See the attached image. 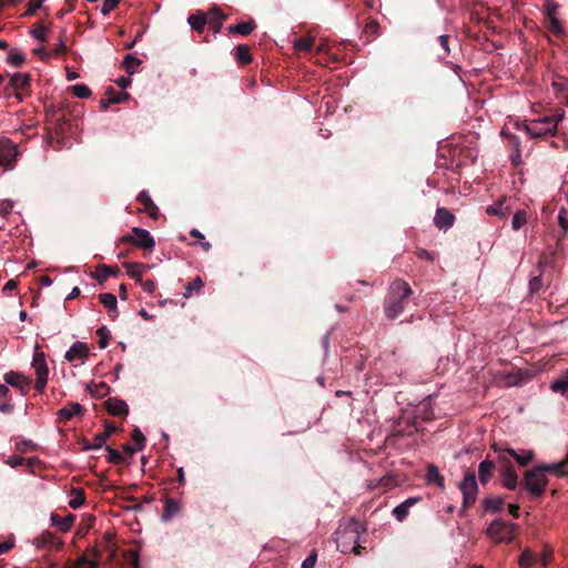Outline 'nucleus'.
I'll return each mask as SVG.
<instances>
[{
	"mask_svg": "<svg viewBox=\"0 0 568 568\" xmlns=\"http://www.w3.org/2000/svg\"><path fill=\"white\" fill-rule=\"evenodd\" d=\"M416 254L422 260L434 261V254L426 250H418Z\"/></svg>",
	"mask_w": 568,
	"mask_h": 568,
	"instance_id": "obj_64",
	"label": "nucleus"
},
{
	"mask_svg": "<svg viewBox=\"0 0 568 568\" xmlns=\"http://www.w3.org/2000/svg\"><path fill=\"white\" fill-rule=\"evenodd\" d=\"M48 33H49V30L47 27L40 24L33 31H32V36L34 39H37L38 41H45L47 40V37H48Z\"/></svg>",
	"mask_w": 568,
	"mask_h": 568,
	"instance_id": "obj_50",
	"label": "nucleus"
},
{
	"mask_svg": "<svg viewBox=\"0 0 568 568\" xmlns=\"http://www.w3.org/2000/svg\"><path fill=\"white\" fill-rule=\"evenodd\" d=\"M317 560V555L315 551L310 554L304 561L302 562V568H314Z\"/></svg>",
	"mask_w": 568,
	"mask_h": 568,
	"instance_id": "obj_55",
	"label": "nucleus"
},
{
	"mask_svg": "<svg viewBox=\"0 0 568 568\" xmlns=\"http://www.w3.org/2000/svg\"><path fill=\"white\" fill-rule=\"evenodd\" d=\"M30 84V75L28 73H14L10 78V85L14 91L23 90Z\"/></svg>",
	"mask_w": 568,
	"mask_h": 568,
	"instance_id": "obj_23",
	"label": "nucleus"
},
{
	"mask_svg": "<svg viewBox=\"0 0 568 568\" xmlns=\"http://www.w3.org/2000/svg\"><path fill=\"white\" fill-rule=\"evenodd\" d=\"M504 452L509 454L521 467L529 465L535 458V453L530 449L515 450L513 448H505Z\"/></svg>",
	"mask_w": 568,
	"mask_h": 568,
	"instance_id": "obj_17",
	"label": "nucleus"
},
{
	"mask_svg": "<svg viewBox=\"0 0 568 568\" xmlns=\"http://www.w3.org/2000/svg\"><path fill=\"white\" fill-rule=\"evenodd\" d=\"M499 459L504 463L503 470H501V483L503 486L507 489L514 490L518 485V476L515 471L511 463L508 459L503 458L501 456Z\"/></svg>",
	"mask_w": 568,
	"mask_h": 568,
	"instance_id": "obj_12",
	"label": "nucleus"
},
{
	"mask_svg": "<svg viewBox=\"0 0 568 568\" xmlns=\"http://www.w3.org/2000/svg\"><path fill=\"white\" fill-rule=\"evenodd\" d=\"M488 215H496L501 219L506 217L509 213V209L504 205V201H499L486 209Z\"/></svg>",
	"mask_w": 568,
	"mask_h": 568,
	"instance_id": "obj_34",
	"label": "nucleus"
},
{
	"mask_svg": "<svg viewBox=\"0 0 568 568\" xmlns=\"http://www.w3.org/2000/svg\"><path fill=\"white\" fill-rule=\"evenodd\" d=\"M131 437L133 439V442L135 443V447L134 448H129L128 449L131 452V453H134V452H138V450H141L143 449L144 447V443H145V437L144 435L142 434V432L138 428H135L132 434H131Z\"/></svg>",
	"mask_w": 568,
	"mask_h": 568,
	"instance_id": "obj_42",
	"label": "nucleus"
},
{
	"mask_svg": "<svg viewBox=\"0 0 568 568\" xmlns=\"http://www.w3.org/2000/svg\"><path fill=\"white\" fill-rule=\"evenodd\" d=\"M495 464L491 460H483L478 466V476L481 484H486L493 476Z\"/></svg>",
	"mask_w": 568,
	"mask_h": 568,
	"instance_id": "obj_22",
	"label": "nucleus"
},
{
	"mask_svg": "<svg viewBox=\"0 0 568 568\" xmlns=\"http://www.w3.org/2000/svg\"><path fill=\"white\" fill-rule=\"evenodd\" d=\"M552 556V551L550 548L546 547L539 558V561L542 566H547L550 562Z\"/></svg>",
	"mask_w": 568,
	"mask_h": 568,
	"instance_id": "obj_58",
	"label": "nucleus"
},
{
	"mask_svg": "<svg viewBox=\"0 0 568 568\" xmlns=\"http://www.w3.org/2000/svg\"><path fill=\"white\" fill-rule=\"evenodd\" d=\"M528 221L527 213L523 210L517 211L511 221V227L515 231L520 230Z\"/></svg>",
	"mask_w": 568,
	"mask_h": 568,
	"instance_id": "obj_41",
	"label": "nucleus"
},
{
	"mask_svg": "<svg viewBox=\"0 0 568 568\" xmlns=\"http://www.w3.org/2000/svg\"><path fill=\"white\" fill-rule=\"evenodd\" d=\"M235 57L242 64H247L252 61V55L248 45L241 44L236 48Z\"/></svg>",
	"mask_w": 568,
	"mask_h": 568,
	"instance_id": "obj_39",
	"label": "nucleus"
},
{
	"mask_svg": "<svg viewBox=\"0 0 568 568\" xmlns=\"http://www.w3.org/2000/svg\"><path fill=\"white\" fill-rule=\"evenodd\" d=\"M71 90L73 95L80 99H87L91 95V90L85 84H75Z\"/></svg>",
	"mask_w": 568,
	"mask_h": 568,
	"instance_id": "obj_45",
	"label": "nucleus"
},
{
	"mask_svg": "<svg viewBox=\"0 0 568 568\" xmlns=\"http://www.w3.org/2000/svg\"><path fill=\"white\" fill-rule=\"evenodd\" d=\"M142 61L133 54H126L123 59V67L129 74H133L138 71Z\"/></svg>",
	"mask_w": 568,
	"mask_h": 568,
	"instance_id": "obj_33",
	"label": "nucleus"
},
{
	"mask_svg": "<svg viewBox=\"0 0 568 568\" xmlns=\"http://www.w3.org/2000/svg\"><path fill=\"white\" fill-rule=\"evenodd\" d=\"M65 50H67V43H65V41L61 38V39L59 40V42L57 43V45H55V48H54V50H53L52 54H53V55H58V54H60V53L64 52Z\"/></svg>",
	"mask_w": 568,
	"mask_h": 568,
	"instance_id": "obj_62",
	"label": "nucleus"
},
{
	"mask_svg": "<svg viewBox=\"0 0 568 568\" xmlns=\"http://www.w3.org/2000/svg\"><path fill=\"white\" fill-rule=\"evenodd\" d=\"M6 384L18 388L21 393H27L31 386V379L16 372H9L4 375Z\"/></svg>",
	"mask_w": 568,
	"mask_h": 568,
	"instance_id": "obj_13",
	"label": "nucleus"
},
{
	"mask_svg": "<svg viewBox=\"0 0 568 568\" xmlns=\"http://www.w3.org/2000/svg\"><path fill=\"white\" fill-rule=\"evenodd\" d=\"M558 8L559 6L555 1L546 0L545 14L549 22V30L555 36H561L564 33V28L558 19Z\"/></svg>",
	"mask_w": 568,
	"mask_h": 568,
	"instance_id": "obj_11",
	"label": "nucleus"
},
{
	"mask_svg": "<svg viewBox=\"0 0 568 568\" xmlns=\"http://www.w3.org/2000/svg\"><path fill=\"white\" fill-rule=\"evenodd\" d=\"M548 120H554L555 122V130L557 131V126L559 124V122H561L565 118V112L564 111H558L556 112L555 114H551V115H547Z\"/></svg>",
	"mask_w": 568,
	"mask_h": 568,
	"instance_id": "obj_60",
	"label": "nucleus"
},
{
	"mask_svg": "<svg viewBox=\"0 0 568 568\" xmlns=\"http://www.w3.org/2000/svg\"><path fill=\"white\" fill-rule=\"evenodd\" d=\"M568 463H566V458L561 463L548 464V465H539V468H542L545 474L551 473L559 476H564L567 473L565 471V467Z\"/></svg>",
	"mask_w": 568,
	"mask_h": 568,
	"instance_id": "obj_32",
	"label": "nucleus"
},
{
	"mask_svg": "<svg viewBox=\"0 0 568 568\" xmlns=\"http://www.w3.org/2000/svg\"><path fill=\"white\" fill-rule=\"evenodd\" d=\"M420 500L419 497H409L393 509V516L397 521H403L409 514V509Z\"/></svg>",
	"mask_w": 568,
	"mask_h": 568,
	"instance_id": "obj_18",
	"label": "nucleus"
},
{
	"mask_svg": "<svg viewBox=\"0 0 568 568\" xmlns=\"http://www.w3.org/2000/svg\"><path fill=\"white\" fill-rule=\"evenodd\" d=\"M426 479L429 484H435L440 488L444 487V477L440 475L438 468L434 465L428 466Z\"/></svg>",
	"mask_w": 568,
	"mask_h": 568,
	"instance_id": "obj_30",
	"label": "nucleus"
},
{
	"mask_svg": "<svg viewBox=\"0 0 568 568\" xmlns=\"http://www.w3.org/2000/svg\"><path fill=\"white\" fill-rule=\"evenodd\" d=\"M119 2H120V0H104L103 3L101 4V13L103 16L109 14L113 9L116 8Z\"/></svg>",
	"mask_w": 568,
	"mask_h": 568,
	"instance_id": "obj_53",
	"label": "nucleus"
},
{
	"mask_svg": "<svg viewBox=\"0 0 568 568\" xmlns=\"http://www.w3.org/2000/svg\"><path fill=\"white\" fill-rule=\"evenodd\" d=\"M438 42L442 47V49L444 50V53L445 55L449 54L450 52V49H449V36H439L438 37Z\"/></svg>",
	"mask_w": 568,
	"mask_h": 568,
	"instance_id": "obj_57",
	"label": "nucleus"
},
{
	"mask_svg": "<svg viewBox=\"0 0 568 568\" xmlns=\"http://www.w3.org/2000/svg\"><path fill=\"white\" fill-rule=\"evenodd\" d=\"M454 222L455 215L449 210L445 207L437 209L434 223L439 230L447 231L453 226Z\"/></svg>",
	"mask_w": 568,
	"mask_h": 568,
	"instance_id": "obj_15",
	"label": "nucleus"
},
{
	"mask_svg": "<svg viewBox=\"0 0 568 568\" xmlns=\"http://www.w3.org/2000/svg\"><path fill=\"white\" fill-rule=\"evenodd\" d=\"M504 505H505V499L500 496L489 497L485 500L486 509H488L493 513L500 511L503 509Z\"/></svg>",
	"mask_w": 568,
	"mask_h": 568,
	"instance_id": "obj_37",
	"label": "nucleus"
},
{
	"mask_svg": "<svg viewBox=\"0 0 568 568\" xmlns=\"http://www.w3.org/2000/svg\"><path fill=\"white\" fill-rule=\"evenodd\" d=\"M136 200L142 204V207L139 209L140 212L148 214L153 220L159 217V207L145 191L140 192Z\"/></svg>",
	"mask_w": 568,
	"mask_h": 568,
	"instance_id": "obj_14",
	"label": "nucleus"
},
{
	"mask_svg": "<svg viewBox=\"0 0 568 568\" xmlns=\"http://www.w3.org/2000/svg\"><path fill=\"white\" fill-rule=\"evenodd\" d=\"M294 49L298 51H310L314 45L313 37H303L294 40Z\"/></svg>",
	"mask_w": 568,
	"mask_h": 568,
	"instance_id": "obj_40",
	"label": "nucleus"
},
{
	"mask_svg": "<svg viewBox=\"0 0 568 568\" xmlns=\"http://www.w3.org/2000/svg\"><path fill=\"white\" fill-rule=\"evenodd\" d=\"M132 233V235L123 236L121 241L131 243L142 250H152L154 247L155 241L149 231L141 227H133Z\"/></svg>",
	"mask_w": 568,
	"mask_h": 568,
	"instance_id": "obj_9",
	"label": "nucleus"
},
{
	"mask_svg": "<svg viewBox=\"0 0 568 568\" xmlns=\"http://www.w3.org/2000/svg\"><path fill=\"white\" fill-rule=\"evenodd\" d=\"M155 283L151 280L142 282V288L144 292L152 294L155 291Z\"/></svg>",
	"mask_w": 568,
	"mask_h": 568,
	"instance_id": "obj_61",
	"label": "nucleus"
},
{
	"mask_svg": "<svg viewBox=\"0 0 568 568\" xmlns=\"http://www.w3.org/2000/svg\"><path fill=\"white\" fill-rule=\"evenodd\" d=\"M517 525L501 519L494 520L487 528V535L496 542H511L515 538Z\"/></svg>",
	"mask_w": 568,
	"mask_h": 568,
	"instance_id": "obj_5",
	"label": "nucleus"
},
{
	"mask_svg": "<svg viewBox=\"0 0 568 568\" xmlns=\"http://www.w3.org/2000/svg\"><path fill=\"white\" fill-rule=\"evenodd\" d=\"M31 366L36 373V389L42 393L47 386L49 377V368L45 361V355L40 351L39 345H36Z\"/></svg>",
	"mask_w": 568,
	"mask_h": 568,
	"instance_id": "obj_4",
	"label": "nucleus"
},
{
	"mask_svg": "<svg viewBox=\"0 0 568 568\" xmlns=\"http://www.w3.org/2000/svg\"><path fill=\"white\" fill-rule=\"evenodd\" d=\"M459 489L463 494L464 508H468L474 505L477 498L478 485L473 473L467 471L465 474L464 479L459 484Z\"/></svg>",
	"mask_w": 568,
	"mask_h": 568,
	"instance_id": "obj_8",
	"label": "nucleus"
},
{
	"mask_svg": "<svg viewBox=\"0 0 568 568\" xmlns=\"http://www.w3.org/2000/svg\"><path fill=\"white\" fill-rule=\"evenodd\" d=\"M18 144L8 138L0 139V166L12 170L18 161Z\"/></svg>",
	"mask_w": 568,
	"mask_h": 568,
	"instance_id": "obj_7",
	"label": "nucleus"
},
{
	"mask_svg": "<svg viewBox=\"0 0 568 568\" xmlns=\"http://www.w3.org/2000/svg\"><path fill=\"white\" fill-rule=\"evenodd\" d=\"M106 410L114 416L126 415L129 412L128 405L124 400L116 397H111L104 403Z\"/></svg>",
	"mask_w": 568,
	"mask_h": 568,
	"instance_id": "obj_19",
	"label": "nucleus"
},
{
	"mask_svg": "<svg viewBox=\"0 0 568 568\" xmlns=\"http://www.w3.org/2000/svg\"><path fill=\"white\" fill-rule=\"evenodd\" d=\"M548 485V479L542 468L539 466L527 470L524 476V487L534 496L540 497Z\"/></svg>",
	"mask_w": 568,
	"mask_h": 568,
	"instance_id": "obj_3",
	"label": "nucleus"
},
{
	"mask_svg": "<svg viewBox=\"0 0 568 568\" xmlns=\"http://www.w3.org/2000/svg\"><path fill=\"white\" fill-rule=\"evenodd\" d=\"M110 433H100L94 435L91 443H88L84 448L88 450L99 449L101 448L108 440Z\"/></svg>",
	"mask_w": 568,
	"mask_h": 568,
	"instance_id": "obj_36",
	"label": "nucleus"
},
{
	"mask_svg": "<svg viewBox=\"0 0 568 568\" xmlns=\"http://www.w3.org/2000/svg\"><path fill=\"white\" fill-rule=\"evenodd\" d=\"M52 526H54L58 530L61 532H68L71 530L75 516L72 514H69L64 517L59 516L58 514L52 513L50 516Z\"/></svg>",
	"mask_w": 568,
	"mask_h": 568,
	"instance_id": "obj_16",
	"label": "nucleus"
},
{
	"mask_svg": "<svg viewBox=\"0 0 568 568\" xmlns=\"http://www.w3.org/2000/svg\"><path fill=\"white\" fill-rule=\"evenodd\" d=\"M558 224L564 234L568 232V210L566 207H561L558 214Z\"/></svg>",
	"mask_w": 568,
	"mask_h": 568,
	"instance_id": "obj_47",
	"label": "nucleus"
},
{
	"mask_svg": "<svg viewBox=\"0 0 568 568\" xmlns=\"http://www.w3.org/2000/svg\"><path fill=\"white\" fill-rule=\"evenodd\" d=\"M124 267L126 268V274L139 282L142 281L144 271L146 266L140 263H125Z\"/></svg>",
	"mask_w": 568,
	"mask_h": 568,
	"instance_id": "obj_25",
	"label": "nucleus"
},
{
	"mask_svg": "<svg viewBox=\"0 0 568 568\" xmlns=\"http://www.w3.org/2000/svg\"><path fill=\"white\" fill-rule=\"evenodd\" d=\"M359 526L355 520H349L339 526L336 531V544L337 547L343 551H354L356 555L359 554Z\"/></svg>",
	"mask_w": 568,
	"mask_h": 568,
	"instance_id": "obj_2",
	"label": "nucleus"
},
{
	"mask_svg": "<svg viewBox=\"0 0 568 568\" xmlns=\"http://www.w3.org/2000/svg\"><path fill=\"white\" fill-rule=\"evenodd\" d=\"M14 547V540L8 539L3 542H0V555L8 552Z\"/></svg>",
	"mask_w": 568,
	"mask_h": 568,
	"instance_id": "obj_59",
	"label": "nucleus"
},
{
	"mask_svg": "<svg viewBox=\"0 0 568 568\" xmlns=\"http://www.w3.org/2000/svg\"><path fill=\"white\" fill-rule=\"evenodd\" d=\"M187 21L192 29L196 30L197 32H202L207 22V18L203 13H196L190 16Z\"/></svg>",
	"mask_w": 568,
	"mask_h": 568,
	"instance_id": "obj_31",
	"label": "nucleus"
},
{
	"mask_svg": "<svg viewBox=\"0 0 568 568\" xmlns=\"http://www.w3.org/2000/svg\"><path fill=\"white\" fill-rule=\"evenodd\" d=\"M550 389L562 395L568 393V369L550 385Z\"/></svg>",
	"mask_w": 568,
	"mask_h": 568,
	"instance_id": "obj_29",
	"label": "nucleus"
},
{
	"mask_svg": "<svg viewBox=\"0 0 568 568\" xmlns=\"http://www.w3.org/2000/svg\"><path fill=\"white\" fill-rule=\"evenodd\" d=\"M207 17L212 24L213 32H219L221 30L222 21L225 19V16L221 12L220 9L214 8L209 11Z\"/></svg>",
	"mask_w": 568,
	"mask_h": 568,
	"instance_id": "obj_28",
	"label": "nucleus"
},
{
	"mask_svg": "<svg viewBox=\"0 0 568 568\" xmlns=\"http://www.w3.org/2000/svg\"><path fill=\"white\" fill-rule=\"evenodd\" d=\"M70 500H69V506L72 508V509H78L80 508L84 501H85V495H84V490L82 488H72L71 491H70Z\"/></svg>",
	"mask_w": 568,
	"mask_h": 568,
	"instance_id": "obj_27",
	"label": "nucleus"
},
{
	"mask_svg": "<svg viewBox=\"0 0 568 568\" xmlns=\"http://www.w3.org/2000/svg\"><path fill=\"white\" fill-rule=\"evenodd\" d=\"M82 413L83 407L79 403H71L59 409L58 416L61 420H70L72 417L81 415Z\"/></svg>",
	"mask_w": 568,
	"mask_h": 568,
	"instance_id": "obj_21",
	"label": "nucleus"
},
{
	"mask_svg": "<svg viewBox=\"0 0 568 568\" xmlns=\"http://www.w3.org/2000/svg\"><path fill=\"white\" fill-rule=\"evenodd\" d=\"M119 272L120 270L118 266L99 265L95 268V272L92 274V277L99 283H103L109 276H115L119 274Z\"/></svg>",
	"mask_w": 568,
	"mask_h": 568,
	"instance_id": "obj_20",
	"label": "nucleus"
},
{
	"mask_svg": "<svg viewBox=\"0 0 568 568\" xmlns=\"http://www.w3.org/2000/svg\"><path fill=\"white\" fill-rule=\"evenodd\" d=\"M535 562V556L529 549H525L518 560V564L521 568H530Z\"/></svg>",
	"mask_w": 568,
	"mask_h": 568,
	"instance_id": "obj_43",
	"label": "nucleus"
},
{
	"mask_svg": "<svg viewBox=\"0 0 568 568\" xmlns=\"http://www.w3.org/2000/svg\"><path fill=\"white\" fill-rule=\"evenodd\" d=\"M106 452H108L106 460L109 463L119 464L123 460L121 453H119L116 449L106 447Z\"/></svg>",
	"mask_w": 568,
	"mask_h": 568,
	"instance_id": "obj_51",
	"label": "nucleus"
},
{
	"mask_svg": "<svg viewBox=\"0 0 568 568\" xmlns=\"http://www.w3.org/2000/svg\"><path fill=\"white\" fill-rule=\"evenodd\" d=\"M510 142L513 143L516 153L515 155L511 156V160L513 163L517 165L520 162V143L515 135H510Z\"/></svg>",
	"mask_w": 568,
	"mask_h": 568,
	"instance_id": "obj_52",
	"label": "nucleus"
},
{
	"mask_svg": "<svg viewBox=\"0 0 568 568\" xmlns=\"http://www.w3.org/2000/svg\"><path fill=\"white\" fill-rule=\"evenodd\" d=\"M97 334L99 335L100 339H99V346L100 348H105L106 345H108V342H109V332L106 329V327H100L98 331H97Z\"/></svg>",
	"mask_w": 568,
	"mask_h": 568,
	"instance_id": "obj_54",
	"label": "nucleus"
},
{
	"mask_svg": "<svg viewBox=\"0 0 568 568\" xmlns=\"http://www.w3.org/2000/svg\"><path fill=\"white\" fill-rule=\"evenodd\" d=\"M379 24L376 20L369 19L364 27L363 33L366 36V41H371L378 34Z\"/></svg>",
	"mask_w": 568,
	"mask_h": 568,
	"instance_id": "obj_38",
	"label": "nucleus"
},
{
	"mask_svg": "<svg viewBox=\"0 0 568 568\" xmlns=\"http://www.w3.org/2000/svg\"><path fill=\"white\" fill-rule=\"evenodd\" d=\"M23 463V458L20 457V456H10L8 459H7V464L10 466V467H17L19 465H21Z\"/></svg>",
	"mask_w": 568,
	"mask_h": 568,
	"instance_id": "obj_63",
	"label": "nucleus"
},
{
	"mask_svg": "<svg viewBox=\"0 0 568 568\" xmlns=\"http://www.w3.org/2000/svg\"><path fill=\"white\" fill-rule=\"evenodd\" d=\"M523 130L530 138H541L545 135L554 136L556 134L554 120H548L547 116L531 120L523 125Z\"/></svg>",
	"mask_w": 568,
	"mask_h": 568,
	"instance_id": "obj_6",
	"label": "nucleus"
},
{
	"mask_svg": "<svg viewBox=\"0 0 568 568\" xmlns=\"http://www.w3.org/2000/svg\"><path fill=\"white\" fill-rule=\"evenodd\" d=\"M44 0H31L28 4V10L26 11V16H32L34 12L42 6Z\"/></svg>",
	"mask_w": 568,
	"mask_h": 568,
	"instance_id": "obj_56",
	"label": "nucleus"
},
{
	"mask_svg": "<svg viewBox=\"0 0 568 568\" xmlns=\"http://www.w3.org/2000/svg\"><path fill=\"white\" fill-rule=\"evenodd\" d=\"M190 235L197 240V243L202 246V248L205 252L211 250V244L207 241H205L204 235L197 229L191 230Z\"/></svg>",
	"mask_w": 568,
	"mask_h": 568,
	"instance_id": "obj_46",
	"label": "nucleus"
},
{
	"mask_svg": "<svg viewBox=\"0 0 568 568\" xmlns=\"http://www.w3.org/2000/svg\"><path fill=\"white\" fill-rule=\"evenodd\" d=\"M8 63H10L13 67H20L24 63L26 58L22 52H19L17 50H11L7 58Z\"/></svg>",
	"mask_w": 568,
	"mask_h": 568,
	"instance_id": "obj_44",
	"label": "nucleus"
},
{
	"mask_svg": "<svg viewBox=\"0 0 568 568\" xmlns=\"http://www.w3.org/2000/svg\"><path fill=\"white\" fill-rule=\"evenodd\" d=\"M99 301L106 307L112 314L111 317H116L118 311L116 305L118 301L114 294L112 293H104L99 295Z\"/></svg>",
	"mask_w": 568,
	"mask_h": 568,
	"instance_id": "obj_24",
	"label": "nucleus"
},
{
	"mask_svg": "<svg viewBox=\"0 0 568 568\" xmlns=\"http://www.w3.org/2000/svg\"><path fill=\"white\" fill-rule=\"evenodd\" d=\"M105 95L109 97V102H111L112 104L120 103L128 97V94H121L115 92L113 88H108V90L105 91Z\"/></svg>",
	"mask_w": 568,
	"mask_h": 568,
	"instance_id": "obj_48",
	"label": "nucleus"
},
{
	"mask_svg": "<svg viewBox=\"0 0 568 568\" xmlns=\"http://www.w3.org/2000/svg\"><path fill=\"white\" fill-rule=\"evenodd\" d=\"M70 568H98L97 561L93 559H88L87 557H81L77 560V562Z\"/></svg>",
	"mask_w": 568,
	"mask_h": 568,
	"instance_id": "obj_49",
	"label": "nucleus"
},
{
	"mask_svg": "<svg viewBox=\"0 0 568 568\" xmlns=\"http://www.w3.org/2000/svg\"><path fill=\"white\" fill-rule=\"evenodd\" d=\"M413 294L409 284L404 280H395L388 290L384 305V312L388 320L393 321L403 314L408 298Z\"/></svg>",
	"mask_w": 568,
	"mask_h": 568,
	"instance_id": "obj_1",
	"label": "nucleus"
},
{
	"mask_svg": "<svg viewBox=\"0 0 568 568\" xmlns=\"http://www.w3.org/2000/svg\"><path fill=\"white\" fill-rule=\"evenodd\" d=\"M90 356V349L87 343L84 342H75L71 345V347L65 352L64 359L73 366H79L84 364Z\"/></svg>",
	"mask_w": 568,
	"mask_h": 568,
	"instance_id": "obj_10",
	"label": "nucleus"
},
{
	"mask_svg": "<svg viewBox=\"0 0 568 568\" xmlns=\"http://www.w3.org/2000/svg\"><path fill=\"white\" fill-rule=\"evenodd\" d=\"M204 286L203 281L200 276H196L191 282L185 285V292L183 293L185 298H189L193 295V293H197Z\"/></svg>",
	"mask_w": 568,
	"mask_h": 568,
	"instance_id": "obj_35",
	"label": "nucleus"
},
{
	"mask_svg": "<svg viewBox=\"0 0 568 568\" xmlns=\"http://www.w3.org/2000/svg\"><path fill=\"white\" fill-rule=\"evenodd\" d=\"M255 29V23L253 21H242L237 24L230 26L227 28L230 33H236L241 36H247Z\"/></svg>",
	"mask_w": 568,
	"mask_h": 568,
	"instance_id": "obj_26",
	"label": "nucleus"
}]
</instances>
